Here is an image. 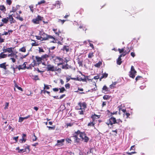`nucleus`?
Instances as JSON below:
<instances>
[{"label": "nucleus", "mask_w": 155, "mask_h": 155, "mask_svg": "<svg viewBox=\"0 0 155 155\" xmlns=\"http://www.w3.org/2000/svg\"><path fill=\"white\" fill-rule=\"evenodd\" d=\"M80 133L81 131L79 130H78L74 134L72 137L74 138V142L78 143L79 142L80 139L78 137V135H80Z\"/></svg>", "instance_id": "1"}, {"label": "nucleus", "mask_w": 155, "mask_h": 155, "mask_svg": "<svg viewBox=\"0 0 155 155\" xmlns=\"http://www.w3.org/2000/svg\"><path fill=\"white\" fill-rule=\"evenodd\" d=\"M136 73L137 72L135 70L134 67L133 66H132L131 68L130 71L129 73L130 77L133 78H134L135 77Z\"/></svg>", "instance_id": "2"}, {"label": "nucleus", "mask_w": 155, "mask_h": 155, "mask_svg": "<svg viewBox=\"0 0 155 155\" xmlns=\"http://www.w3.org/2000/svg\"><path fill=\"white\" fill-rule=\"evenodd\" d=\"M51 58L55 64L59 62H63V59L62 58L54 55L52 56Z\"/></svg>", "instance_id": "3"}, {"label": "nucleus", "mask_w": 155, "mask_h": 155, "mask_svg": "<svg viewBox=\"0 0 155 155\" xmlns=\"http://www.w3.org/2000/svg\"><path fill=\"white\" fill-rule=\"evenodd\" d=\"M106 123L108 125L110 124L111 125H112L113 124H116V118L112 116L111 117Z\"/></svg>", "instance_id": "4"}, {"label": "nucleus", "mask_w": 155, "mask_h": 155, "mask_svg": "<svg viewBox=\"0 0 155 155\" xmlns=\"http://www.w3.org/2000/svg\"><path fill=\"white\" fill-rule=\"evenodd\" d=\"M41 37H42V39H41L42 41L43 40H47L49 38L54 39V38L52 36L48 35L45 33H44Z\"/></svg>", "instance_id": "5"}, {"label": "nucleus", "mask_w": 155, "mask_h": 155, "mask_svg": "<svg viewBox=\"0 0 155 155\" xmlns=\"http://www.w3.org/2000/svg\"><path fill=\"white\" fill-rule=\"evenodd\" d=\"M35 58L36 61L35 60H33V62L32 63L33 64L32 65H34L33 66V67H34V66L35 65V64H37L36 62H38V64H41V60H42V58H41L38 57V56H36L35 57Z\"/></svg>", "instance_id": "6"}, {"label": "nucleus", "mask_w": 155, "mask_h": 155, "mask_svg": "<svg viewBox=\"0 0 155 155\" xmlns=\"http://www.w3.org/2000/svg\"><path fill=\"white\" fill-rule=\"evenodd\" d=\"M48 71H55L56 70V68H54L53 65L50 64L48 65L46 67Z\"/></svg>", "instance_id": "7"}, {"label": "nucleus", "mask_w": 155, "mask_h": 155, "mask_svg": "<svg viewBox=\"0 0 155 155\" xmlns=\"http://www.w3.org/2000/svg\"><path fill=\"white\" fill-rule=\"evenodd\" d=\"M61 2L59 1H56L55 4L53 5V9H58L60 8Z\"/></svg>", "instance_id": "8"}, {"label": "nucleus", "mask_w": 155, "mask_h": 155, "mask_svg": "<svg viewBox=\"0 0 155 155\" xmlns=\"http://www.w3.org/2000/svg\"><path fill=\"white\" fill-rule=\"evenodd\" d=\"M64 139L57 140V143L55 144V146H58V147L62 146L63 145V143L64 142Z\"/></svg>", "instance_id": "9"}, {"label": "nucleus", "mask_w": 155, "mask_h": 155, "mask_svg": "<svg viewBox=\"0 0 155 155\" xmlns=\"http://www.w3.org/2000/svg\"><path fill=\"white\" fill-rule=\"evenodd\" d=\"M80 107V109L81 110L84 109L86 107V104L85 102H80L78 104Z\"/></svg>", "instance_id": "10"}, {"label": "nucleus", "mask_w": 155, "mask_h": 155, "mask_svg": "<svg viewBox=\"0 0 155 155\" xmlns=\"http://www.w3.org/2000/svg\"><path fill=\"white\" fill-rule=\"evenodd\" d=\"M17 53V52H16V53L13 52H12L10 53L11 54H8L7 55L8 57H11V58H14L15 57L16 58H17V55H16V54Z\"/></svg>", "instance_id": "11"}, {"label": "nucleus", "mask_w": 155, "mask_h": 155, "mask_svg": "<svg viewBox=\"0 0 155 155\" xmlns=\"http://www.w3.org/2000/svg\"><path fill=\"white\" fill-rule=\"evenodd\" d=\"M13 15H10L8 17V21L9 20L10 21V24H12V23H14L15 20H14L12 16Z\"/></svg>", "instance_id": "12"}, {"label": "nucleus", "mask_w": 155, "mask_h": 155, "mask_svg": "<svg viewBox=\"0 0 155 155\" xmlns=\"http://www.w3.org/2000/svg\"><path fill=\"white\" fill-rule=\"evenodd\" d=\"M26 135L25 134H23L22 136V139H20L19 140V142L21 143H25L26 141V139L24 138V137H25Z\"/></svg>", "instance_id": "13"}, {"label": "nucleus", "mask_w": 155, "mask_h": 155, "mask_svg": "<svg viewBox=\"0 0 155 155\" xmlns=\"http://www.w3.org/2000/svg\"><path fill=\"white\" fill-rule=\"evenodd\" d=\"M62 50L63 51H65L66 52H68L69 51V46L67 45L64 46L63 48L62 49Z\"/></svg>", "instance_id": "14"}, {"label": "nucleus", "mask_w": 155, "mask_h": 155, "mask_svg": "<svg viewBox=\"0 0 155 155\" xmlns=\"http://www.w3.org/2000/svg\"><path fill=\"white\" fill-rule=\"evenodd\" d=\"M6 63L4 62L0 64V68H3L5 70L6 69Z\"/></svg>", "instance_id": "15"}, {"label": "nucleus", "mask_w": 155, "mask_h": 155, "mask_svg": "<svg viewBox=\"0 0 155 155\" xmlns=\"http://www.w3.org/2000/svg\"><path fill=\"white\" fill-rule=\"evenodd\" d=\"M7 54L3 53V52H1L0 54V59L6 58Z\"/></svg>", "instance_id": "16"}, {"label": "nucleus", "mask_w": 155, "mask_h": 155, "mask_svg": "<svg viewBox=\"0 0 155 155\" xmlns=\"http://www.w3.org/2000/svg\"><path fill=\"white\" fill-rule=\"evenodd\" d=\"M108 75V74L106 73H104L101 76L100 78V81H101V80L103 78H107V77Z\"/></svg>", "instance_id": "17"}, {"label": "nucleus", "mask_w": 155, "mask_h": 155, "mask_svg": "<svg viewBox=\"0 0 155 155\" xmlns=\"http://www.w3.org/2000/svg\"><path fill=\"white\" fill-rule=\"evenodd\" d=\"M77 62L78 64H79V66L82 67L83 64H82V60H81L79 58H78L77 59Z\"/></svg>", "instance_id": "18"}, {"label": "nucleus", "mask_w": 155, "mask_h": 155, "mask_svg": "<svg viewBox=\"0 0 155 155\" xmlns=\"http://www.w3.org/2000/svg\"><path fill=\"white\" fill-rule=\"evenodd\" d=\"M85 136L86 134H85L84 133L81 132V133L80 134L79 137H80L83 140V139H84V138L85 137Z\"/></svg>", "instance_id": "19"}, {"label": "nucleus", "mask_w": 155, "mask_h": 155, "mask_svg": "<svg viewBox=\"0 0 155 155\" xmlns=\"http://www.w3.org/2000/svg\"><path fill=\"white\" fill-rule=\"evenodd\" d=\"M127 48L128 49L127 51H124L123 54H122L123 55V56H124L127 54L129 53L130 52V50L129 49V48L127 47Z\"/></svg>", "instance_id": "20"}, {"label": "nucleus", "mask_w": 155, "mask_h": 155, "mask_svg": "<svg viewBox=\"0 0 155 155\" xmlns=\"http://www.w3.org/2000/svg\"><path fill=\"white\" fill-rule=\"evenodd\" d=\"M117 82H113L112 84L110 85V87L111 89H113L115 87V86L116 85Z\"/></svg>", "instance_id": "21"}, {"label": "nucleus", "mask_w": 155, "mask_h": 155, "mask_svg": "<svg viewBox=\"0 0 155 155\" xmlns=\"http://www.w3.org/2000/svg\"><path fill=\"white\" fill-rule=\"evenodd\" d=\"M14 49V48H7V52L10 53L13 52V49Z\"/></svg>", "instance_id": "22"}, {"label": "nucleus", "mask_w": 155, "mask_h": 155, "mask_svg": "<svg viewBox=\"0 0 155 155\" xmlns=\"http://www.w3.org/2000/svg\"><path fill=\"white\" fill-rule=\"evenodd\" d=\"M32 21L35 24H38L39 23V21L37 18L33 19Z\"/></svg>", "instance_id": "23"}, {"label": "nucleus", "mask_w": 155, "mask_h": 155, "mask_svg": "<svg viewBox=\"0 0 155 155\" xmlns=\"http://www.w3.org/2000/svg\"><path fill=\"white\" fill-rule=\"evenodd\" d=\"M8 17H7L6 18H3L2 19V21L5 23H7L8 22Z\"/></svg>", "instance_id": "24"}, {"label": "nucleus", "mask_w": 155, "mask_h": 155, "mask_svg": "<svg viewBox=\"0 0 155 155\" xmlns=\"http://www.w3.org/2000/svg\"><path fill=\"white\" fill-rule=\"evenodd\" d=\"M101 64L102 63L100 61H99L98 63L95 64L94 66L96 67L99 68Z\"/></svg>", "instance_id": "25"}, {"label": "nucleus", "mask_w": 155, "mask_h": 155, "mask_svg": "<svg viewBox=\"0 0 155 155\" xmlns=\"http://www.w3.org/2000/svg\"><path fill=\"white\" fill-rule=\"evenodd\" d=\"M19 51L22 52H25L26 51V49L25 47H23L19 49Z\"/></svg>", "instance_id": "26"}, {"label": "nucleus", "mask_w": 155, "mask_h": 155, "mask_svg": "<svg viewBox=\"0 0 155 155\" xmlns=\"http://www.w3.org/2000/svg\"><path fill=\"white\" fill-rule=\"evenodd\" d=\"M44 90H45V89L48 90L50 88L49 86L51 87V85H46L45 84H44Z\"/></svg>", "instance_id": "27"}, {"label": "nucleus", "mask_w": 155, "mask_h": 155, "mask_svg": "<svg viewBox=\"0 0 155 155\" xmlns=\"http://www.w3.org/2000/svg\"><path fill=\"white\" fill-rule=\"evenodd\" d=\"M89 140V138L86 135L83 140H84L85 142H87Z\"/></svg>", "instance_id": "28"}, {"label": "nucleus", "mask_w": 155, "mask_h": 155, "mask_svg": "<svg viewBox=\"0 0 155 155\" xmlns=\"http://www.w3.org/2000/svg\"><path fill=\"white\" fill-rule=\"evenodd\" d=\"M121 59H119V58L117 60V64L120 65L122 63V61H121Z\"/></svg>", "instance_id": "29"}, {"label": "nucleus", "mask_w": 155, "mask_h": 155, "mask_svg": "<svg viewBox=\"0 0 155 155\" xmlns=\"http://www.w3.org/2000/svg\"><path fill=\"white\" fill-rule=\"evenodd\" d=\"M93 53V52H90L89 53L88 55V57L90 58H91L94 56Z\"/></svg>", "instance_id": "30"}, {"label": "nucleus", "mask_w": 155, "mask_h": 155, "mask_svg": "<svg viewBox=\"0 0 155 155\" xmlns=\"http://www.w3.org/2000/svg\"><path fill=\"white\" fill-rule=\"evenodd\" d=\"M60 90V93H62L65 90V89L64 87H62L61 88L59 89Z\"/></svg>", "instance_id": "31"}, {"label": "nucleus", "mask_w": 155, "mask_h": 155, "mask_svg": "<svg viewBox=\"0 0 155 155\" xmlns=\"http://www.w3.org/2000/svg\"><path fill=\"white\" fill-rule=\"evenodd\" d=\"M34 136L32 137V139L33 141H35L36 140L37 137L35 135V134H34Z\"/></svg>", "instance_id": "32"}, {"label": "nucleus", "mask_w": 155, "mask_h": 155, "mask_svg": "<svg viewBox=\"0 0 155 155\" xmlns=\"http://www.w3.org/2000/svg\"><path fill=\"white\" fill-rule=\"evenodd\" d=\"M68 64H66L65 65H63L62 67V69H68Z\"/></svg>", "instance_id": "33"}, {"label": "nucleus", "mask_w": 155, "mask_h": 155, "mask_svg": "<svg viewBox=\"0 0 155 155\" xmlns=\"http://www.w3.org/2000/svg\"><path fill=\"white\" fill-rule=\"evenodd\" d=\"M102 90H105L106 91H108V88L106 85H104L103 87L102 88Z\"/></svg>", "instance_id": "34"}, {"label": "nucleus", "mask_w": 155, "mask_h": 155, "mask_svg": "<svg viewBox=\"0 0 155 155\" xmlns=\"http://www.w3.org/2000/svg\"><path fill=\"white\" fill-rule=\"evenodd\" d=\"M57 29H53V31H54V32H55V34L56 35H59V33H60L61 32L60 31H58V32H57L56 31H57Z\"/></svg>", "instance_id": "35"}, {"label": "nucleus", "mask_w": 155, "mask_h": 155, "mask_svg": "<svg viewBox=\"0 0 155 155\" xmlns=\"http://www.w3.org/2000/svg\"><path fill=\"white\" fill-rule=\"evenodd\" d=\"M45 2V0H42L38 2V5L41 4H42L44 3Z\"/></svg>", "instance_id": "36"}, {"label": "nucleus", "mask_w": 155, "mask_h": 155, "mask_svg": "<svg viewBox=\"0 0 155 155\" xmlns=\"http://www.w3.org/2000/svg\"><path fill=\"white\" fill-rule=\"evenodd\" d=\"M24 67L21 68V66H20V65H19L18 66H17L16 68H17L19 70H20L21 69H24V68L25 67V66H24Z\"/></svg>", "instance_id": "37"}, {"label": "nucleus", "mask_w": 155, "mask_h": 155, "mask_svg": "<svg viewBox=\"0 0 155 155\" xmlns=\"http://www.w3.org/2000/svg\"><path fill=\"white\" fill-rule=\"evenodd\" d=\"M27 64L26 62H25L24 64L22 65H20V66H21V68L24 67V66L25 67L24 68V69L26 68V64Z\"/></svg>", "instance_id": "38"}, {"label": "nucleus", "mask_w": 155, "mask_h": 155, "mask_svg": "<svg viewBox=\"0 0 155 155\" xmlns=\"http://www.w3.org/2000/svg\"><path fill=\"white\" fill-rule=\"evenodd\" d=\"M15 87H16L19 90H20L21 91H22V89L20 87H19L17 84H16L15 85Z\"/></svg>", "instance_id": "39"}, {"label": "nucleus", "mask_w": 155, "mask_h": 155, "mask_svg": "<svg viewBox=\"0 0 155 155\" xmlns=\"http://www.w3.org/2000/svg\"><path fill=\"white\" fill-rule=\"evenodd\" d=\"M35 37L37 40H41L42 39V37L41 36H36Z\"/></svg>", "instance_id": "40"}, {"label": "nucleus", "mask_w": 155, "mask_h": 155, "mask_svg": "<svg viewBox=\"0 0 155 155\" xmlns=\"http://www.w3.org/2000/svg\"><path fill=\"white\" fill-rule=\"evenodd\" d=\"M124 116H125V115L126 116V118H128L129 116L130 115V114L128 113H124L123 114Z\"/></svg>", "instance_id": "41"}, {"label": "nucleus", "mask_w": 155, "mask_h": 155, "mask_svg": "<svg viewBox=\"0 0 155 155\" xmlns=\"http://www.w3.org/2000/svg\"><path fill=\"white\" fill-rule=\"evenodd\" d=\"M47 127L48 128L49 130H54L55 129V127L54 126V127H51L50 126H47Z\"/></svg>", "instance_id": "42"}, {"label": "nucleus", "mask_w": 155, "mask_h": 155, "mask_svg": "<svg viewBox=\"0 0 155 155\" xmlns=\"http://www.w3.org/2000/svg\"><path fill=\"white\" fill-rule=\"evenodd\" d=\"M66 21V20H64L59 19L58 21L59 22H61L62 24H63Z\"/></svg>", "instance_id": "43"}, {"label": "nucleus", "mask_w": 155, "mask_h": 155, "mask_svg": "<svg viewBox=\"0 0 155 155\" xmlns=\"http://www.w3.org/2000/svg\"><path fill=\"white\" fill-rule=\"evenodd\" d=\"M1 34L0 35V43L3 42L4 41V39L1 38Z\"/></svg>", "instance_id": "44"}, {"label": "nucleus", "mask_w": 155, "mask_h": 155, "mask_svg": "<svg viewBox=\"0 0 155 155\" xmlns=\"http://www.w3.org/2000/svg\"><path fill=\"white\" fill-rule=\"evenodd\" d=\"M38 48L39 49V53L43 52H44L43 49L42 48L38 47Z\"/></svg>", "instance_id": "45"}, {"label": "nucleus", "mask_w": 155, "mask_h": 155, "mask_svg": "<svg viewBox=\"0 0 155 155\" xmlns=\"http://www.w3.org/2000/svg\"><path fill=\"white\" fill-rule=\"evenodd\" d=\"M26 151V150H24V149H20L18 151V152L19 153H21L22 152H24Z\"/></svg>", "instance_id": "46"}, {"label": "nucleus", "mask_w": 155, "mask_h": 155, "mask_svg": "<svg viewBox=\"0 0 155 155\" xmlns=\"http://www.w3.org/2000/svg\"><path fill=\"white\" fill-rule=\"evenodd\" d=\"M24 120L23 118L22 117H19V120H18V122H22Z\"/></svg>", "instance_id": "47"}, {"label": "nucleus", "mask_w": 155, "mask_h": 155, "mask_svg": "<svg viewBox=\"0 0 155 155\" xmlns=\"http://www.w3.org/2000/svg\"><path fill=\"white\" fill-rule=\"evenodd\" d=\"M27 149L28 150V152H29V146L28 145H27L26 146H25V149H24V150H26V151Z\"/></svg>", "instance_id": "48"}, {"label": "nucleus", "mask_w": 155, "mask_h": 155, "mask_svg": "<svg viewBox=\"0 0 155 155\" xmlns=\"http://www.w3.org/2000/svg\"><path fill=\"white\" fill-rule=\"evenodd\" d=\"M122 121L120 119H117V120H116V124H119L120 123H122Z\"/></svg>", "instance_id": "49"}, {"label": "nucleus", "mask_w": 155, "mask_h": 155, "mask_svg": "<svg viewBox=\"0 0 155 155\" xmlns=\"http://www.w3.org/2000/svg\"><path fill=\"white\" fill-rule=\"evenodd\" d=\"M65 86L66 88H69L70 87V84L69 83L65 84Z\"/></svg>", "instance_id": "50"}, {"label": "nucleus", "mask_w": 155, "mask_h": 155, "mask_svg": "<svg viewBox=\"0 0 155 155\" xmlns=\"http://www.w3.org/2000/svg\"><path fill=\"white\" fill-rule=\"evenodd\" d=\"M118 51H119V52L120 53H121L122 52H123L124 51V49L122 48L121 49H120V48H119L118 49Z\"/></svg>", "instance_id": "51"}, {"label": "nucleus", "mask_w": 155, "mask_h": 155, "mask_svg": "<svg viewBox=\"0 0 155 155\" xmlns=\"http://www.w3.org/2000/svg\"><path fill=\"white\" fill-rule=\"evenodd\" d=\"M81 74L83 76H84V77H85V78H86V80H88V81H90V80H91V79H89V78H88V77H89V76H85L84 75V74H81Z\"/></svg>", "instance_id": "52"}, {"label": "nucleus", "mask_w": 155, "mask_h": 155, "mask_svg": "<svg viewBox=\"0 0 155 155\" xmlns=\"http://www.w3.org/2000/svg\"><path fill=\"white\" fill-rule=\"evenodd\" d=\"M94 123L92 122L89 123L88 124V126H94Z\"/></svg>", "instance_id": "53"}, {"label": "nucleus", "mask_w": 155, "mask_h": 155, "mask_svg": "<svg viewBox=\"0 0 155 155\" xmlns=\"http://www.w3.org/2000/svg\"><path fill=\"white\" fill-rule=\"evenodd\" d=\"M142 78V77H141L140 76H138L136 77V78H135V80H136V81H137L138 80L140 79V78Z\"/></svg>", "instance_id": "54"}, {"label": "nucleus", "mask_w": 155, "mask_h": 155, "mask_svg": "<svg viewBox=\"0 0 155 155\" xmlns=\"http://www.w3.org/2000/svg\"><path fill=\"white\" fill-rule=\"evenodd\" d=\"M31 45L33 46H37L38 45V43H36L35 42V43H31Z\"/></svg>", "instance_id": "55"}, {"label": "nucleus", "mask_w": 155, "mask_h": 155, "mask_svg": "<svg viewBox=\"0 0 155 155\" xmlns=\"http://www.w3.org/2000/svg\"><path fill=\"white\" fill-rule=\"evenodd\" d=\"M103 98L104 100H107L108 98V95H105L103 96Z\"/></svg>", "instance_id": "56"}, {"label": "nucleus", "mask_w": 155, "mask_h": 155, "mask_svg": "<svg viewBox=\"0 0 155 155\" xmlns=\"http://www.w3.org/2000/svg\"><path fill=\"white\" fill-rule=\"evenodd\" d=\"M10 59L12 60L13 63H15L16 61V60L14 57L10 58Z\"/></svg>", "instance_id": "57"}, {"label": "nucleus", "mask_w": 155, "mask_h": 155, "mask_svg": "<svg viewBox=\"0 0 155 155\" xmlns=\"http://www.w3.org/2000/svg\"><path fill=\"white\" fill-rule=\"evenodd\" d=\"M5 7L4 5L0 6V10H5Z\"/></svg>", "instance_id": "58"}, {"label": "nucleus", "mask_w": 155, "mask_h": 155, "mask_svg": "<svg viewBox=\"0 0 155 155\" xmlns=\"http://www.w3.org/2000/svg\"><path fill=\"white\" fill-rule=\"evenodd\" d=\"M6 2L9 5H11L12 3V1L11 0H7Z\"/></svg>", "instance_id": "59"}, {"label": "nucleus", "mask_w": 155, "mask_h": 155, "mask_svg": "<svg viewBox=\"0 0 155 155\" xmlns=\"http://www.w3.org/2000/svg\"><path fill=\"white\" fill-rule=\"evenodd\" d=\"M42 17H41L40 16L38 15L36 18L40 21H41L42 20Z\"/></svg>", "instance_id": "60"}, {"label": "nucleus", "mask_w": 155, "mask_h": 155, "mask_svg": "<svg viewBox=\"0 0 155 155\" xmlns=\"http://www.w3.org/2000/svg\"><path fill=\"white\" fill-rule=\"evenodd\" d=\"M4 35H8V32H4L3 34H1V36Z\"/></svg>", "instance_id": "61"}, {"label": "nucleus", "mask_w": 155, "mask_h": 155, "mask_svg": "<svg viewBox=\"0 0 155 155\" xmlns=\"http://www.w3.org/2000/svg\"><path fill=\"white\" fill-rule=\"evenodd\" d=\"M2 51H3V53L7 52V48L6 49H5V46L3 48V49H2Z\"/></svg>", "instance_id": "62"}, {"label": "nucleus", "mask_w": 155, "mask_h": 155, "mask_svg": "<svg viewBox=\"0 0 155 155\" xmlns=\"http://www.w3.org/2000/svg\"><path fill=\"white\" fill-rule=\"evenodd\" d=\"M66 141L68 143H71V139L69 138H67L66 139Z\"/></svg>", "instance_id": "63"}, {"label": "nucleus", "mask_w": 155, "mask_h": 155, "mask_svg": "<svg viewBox=\"0 0 155 155\" xmlns=\"http://www.w3.org/2000/svg\"><path fill=\"white\" fill-rule=\"evenodd\" d=\"M131 55L133 57H134L135 56V54L134 52H132L130 53Z\"/></svg>", "instance_id": "64"}]
</instances>
